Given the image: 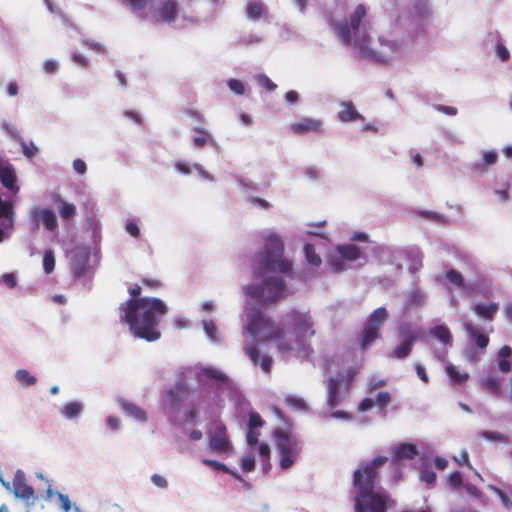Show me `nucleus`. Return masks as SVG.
<instances>
[{"label": "nucleus", "mask_w": 512, "mask_h": 512, "mask_svg": "<svg viewBox=\"0 0 512 512\" xmlns=\"http://www.w3.org/2000/svg\"><path fill=\"white\" fill-rule=\"evenodd\" d=\"M337 251L342 258L348 261H355L361 255L360 248L354 244L339 245Z\"/></svg>", "instance_id": "25"}, {"label": "nucleus", "mask_w": 512, "mask_h": 512, "mask_svg": "<svg viewBox=\"0 0 512 512\" xmlns=\"http://www.w3.org/2000/svg\"><path fill=\"white\" fill-rule=\"evenodd\" d=\"M482 388L487 392L500 396L502 393V380L496 376H488L481 382Z\"/></svg>", "instance_id": "24"}, {"label": "nucleus", "mask_w": 512, "mask_h": 512, "mask_svg": "<svg viewBox=\"0 0 512 512\" xmlns=\"http://www.w3.org/2000/svg\"><path fill=\"white\" fill-rule=\"evenodd\" d=\"M408 257L411 261L409 265V270L412 273L418 272L422 267V259L423 255L419 250H411L408 252Z\"/></svg>", "instance_id": "32"}, {"label": "nucleus", "mask_w": 512, "mask_h": 512, "mask_svg": "<svg viewBox=\"0 0 512 512\" xmlns=\"http://www.w3.org/2000/svg\"><path fill=\"white\" fill-rule=\"evenodd\" d=\"M16 379L26 386H32L36 383V378L31 376L27 370L19 369L16 371Z\"/></svg>", "instance_id": "37"}, {"label": "nucleus", "mask_w": 512, "mask_h": 512, "mask_svg": "<svg viewBox=\"0 0 512 512\" xmlns=\"http://www.w3.org/2000/svg\"><path fill=\"white\" fill-rule=\"evenodd\" d=\"M464 330L469 339L479 348L485 349L489 344V337L471 322L464 324Z\"/></svg>", "instance_id": "16"}, {"label": "nucleus", "mask_w": 512, "mask_h": 512, "mask_svg": "<svg viewBox=\"0 0 512 512\" xmlns=\"http://www.w3.org/2000/svg\"><path fill=\"white\" fill-rule=\"evenodd\" d=\"M123 4L134 10H143L147 6V0H120Z\"/></svg>", "instance_id": "49"}, {"label": "nucleus", "mask_w": 512, "mask_h": 512, "mask_svg": "<svg viewBox=\"0 0 512 512\" xmlns=\"http://www.w3.org/2000/svg\"><path fill=\"white\" fill-rule=\"evenodd\" d=\"M228 86L229 89L237 95H242L245 92L244 85L240 80L230 79L228 81Z\"/></svg>", "instance_id": "46"}, {"label": "nucleus", "mask_w": 512, "mask_h": 512, "mask_svg": "<svg viewBox=\"0 0 512 512\" xmlns=\"http://www.w3.org/2000/svg\"><path fill=\"white\" fill-rule=\"evenodd\" d=\"M284 243L281 237L271 233L265 239L264 251L257 253L252 260V269L255 277L260 278L267 272L289 274L292 263L283 258Z\"/></svg>", "instance_id": "3"}, {"label": "nucleus", "mask_w": 512, "mask_h": 512, "mask_svg": "<svg viewBox=\"0 0 512 512\" xmlns=\"http://www.w3.org/2000/svg\"><path fill=\"white\" fill-rule=\"evenodd\" d=\"M374 405H375V401L373 399H371V398H364L359 403L358 409L361 412H366V411L372 409Z\"/></svg>", "instance_id": "61"}, {"label": "nucleus", "mask_w": 512, "mask_h": 512, "mask_svg": "<svg viewBox=\"0 0 512 512\" xmlns=\"http://www.w3.org/2000/svg\"><path fill=\"white\" fill-rule=\"evenodd\" d=\"M200 376H205L208 379L213 380L218 389L230 387L231 384L229 377L225 373L212 367L203 368Z\"/></svg>", "instance_id": "17"}, {"label": "nucleus", "mask_w": 512, "mask_h": 512, "mask_svg": "<svg viewBox=\"0 0 512 512\" xmlns=\"http://www.w3.org/2000/svg\"><path fill=\"white\" fill-rule=\"evenodd\" d=\"M0 181L7 189H14L16 184V175L11 167H2L0 169Z\"/></svg>", "instance_id": "29"}, {"label": "nucleus", "mask_w": 512, "mask_h": 512, "mask_svg": "<svg viewBox=\"0 0 512 512\" xmlns=\"http://www.w3.org/2000/svg\"><path fill=\"white\" fill-rule=\"evenodd\" d=\"M151 480L156 486L160 488H166L168 486L167 480L159 474L152 475Z\"/></svg>", "instance_id": "64"}, {"label": "nucleus", "mask_w": 512, "mask_h": 512, "mask_svg": "<svg viewBox=\"0 0 512 512\" xmlns=\"http://www.w3.org/2000/svg\"><path fill=\"white\" fill-rule=\"evenodd\" d=\"M13 494L26 502L35 499L34 488L27 484L25 473L18 469L13 478Z\"/></svg>", "instance_id": "11"}, {"label": "nucleus", "mask_w": 512, "mask_h": 512, "mask_svg": "<svg viewBox=\"0 0 512 512\" xmlns=\"http://www.w3.org/2000/svg\"><path fill=\"white\" fill-rule=\"evenodd\" d=\"M285 402L295 409L304 410L306 408L305 401L302 398L289 396Z\"/></svg>", "instance_id": "48"}, {"label": "nucleus", "mask_w": 512, "mask_h": 512, "mask_svg": "<svg viewBox=\"0 0 512 512\" xmlns=\"http://www.w3.org/2000/svg\"><path fill=\"white\" fill-rule=\"evenodd\" d=\"M13 205L9 201H5L1 203L0 206V217H5L10 220V222H13Z\"/></svg>", "instance_id": "42"}, {"label": "nucleus", "mask_w": 512, "mask_h": 512, "mask_svg": "<svg viewBox=\"0 0 512 512\" xmlns=\"http://www.w3.org/2000/svg\"><path fill=\"white\" fill-rule=\"evenodd\" d=\"M264 425V420L261 418V416L256 412H250L249 413V422L248 427L250 429H256L259 427H262Z\"/></svg>", "instance_id": "43"}, {"label": "nucleus", "mask_w": 512, "mask_h": 512, "mask_svg": "<svg viewBox=\"0 0 512 512\" xmlns=\"http://www.w3.org/2000/svg\"><path fill=\"white\" fill-rule=\"evenodd\" d=\"M273 436L276 440V447L280 457V467L284 470L291 468L301 450L299 441L282 429H275Z\"/></svg>", "instance_id": "8"}, {"label": "nucleus", "mask_w": 512, "mask_h": 512, "mask_svg": "<svg viewBox=\"0 0 512 512\" xmlns=\"http://www.w3.org/2000/svg\"><path fill=\"white\" fill-rule=\"evenodd\" d=\"M21 146H22L23 154L27 158L34 157L38 151L37 147L34 145L33 142H30V143L22 142Z\"/></svg>", "instance_id": "50"}, {"label": "nucleus", "mask_w": 512, "mask_h": 512, "mask_svg": "<svg viewBox=\"0 0 512 512\" xmlns=\"http://www.w3.org/2000/svg\"><path fill=\"white\" fill-rule=\"evenodd\" d=\"M272 362H273L272 358L270 356L266 355L259 359L258 364L260 365V367L262 368V370L264 372H270L271 367H272Z\"/></svg>", "instance_id": "60"}, {"label": "nucleus", "mask_w": 512, "mask_h": 512, "mask_svg": "<svg viewBox=\"0 0 512 512\" xmlns=\"http://www.w3.org/2000/svg\"><path fill=\"white\" fill-rule=\"evenodd\" d=\"M245 329L253 336L263 333V340L266 342H276L277 348L282 354L293 350L292 343L285 340V329L274 323L270 318L264 317L260 311H255L248 315Z\"/></svg>", "instance_id": "5"}, {"label": "nucleus", "mask_w": 512, "mask_h": 512, "mask_svg": "<svg viewBox=\"0 0 512 512\" xmlns=\"http://www.w3.org/2000/svg\"><path fill=\"white\" fill-rule=\"evenodd\" d=\"M399 338L401 339L400 344H398L390 354L391 358L397 359H405L408 357L412 351V348L418 339V332L412 330L408 325H402L399 327L398 331Z\"/></svg>", "instance_id": "10"}, {"label": "nucleus", "mask_w": 512, "mask_h": 512, "mask_svg": "<svg viewBox=\"0 0 512 512\" xmlns=\"http://www.w3.org/2000/svg\"><path fill=\"white\" fill-rule=\"evenodd\" d=\"M35 217L42 221L47 230L54 231L57 228V219L51 210L39 209L35 211Z\"/></svg>", "instance_id": "21"}, {"label": "nucleus", "mask_w": 512, "mask_h": 512, "mask_svg": "<svg viewBox=\"0 0 512 512\" xmlns=\"http://www.w3.org/2000/svg\"><path fill=\"white\" fill-rule=\"evenodd\" d=\"M257 82L268 91H274L277 88V85L265 74H259L257 76Z\"/></svg>", "instance_id": "41"}, {"label": "nucleus", "mask_w": 512, "mask_h": 512, "mask_svg": "<svg viewBox=\"0 0 512 512\" xmlns=\"http://www.w3.org/2000/svg\"><path fill=\"white\" fill-rule=\"evenodd\" d=\"M55 266V257L52 250H46L43 255V269L47 274L52 273Z\"/></svg>", "instance_id": "36"}, {"label": "nucleus", "mask_w": 512, "mask_h": 512, "mask_svg": "<svg viewBox=\"0 0 512 512\" xmlns=\"http://www.w3.org/2000/svg\"><path fill=\"white\" fill-rule=\"evenodd\" d=\"M82 412V405L78 402H69L63 408V415L66 418L77 417Z\"/></svg>", "instance_id": "34"}, {"label": "nucleus", "mask_w": 512, "mask_h": 512, "mask_svg": "<svg viewBox=\"0 0 512 512\" xmlns=\"http://www.w3.org/2000/svg\"><path fill=\"white\" fill-rule=\"evenodd\" d=\"M499 310V305L497 303L490 304H476L473 307V311L481 318L492 321Z\"/></svg>", "instance_id": "20"}, {"label": "nucleus", "mask_w": 512, "mask_h": 512, "mask_svg": "<svg viewBox=\"0 0 512 512\" xmlns=\"http://www.w3.org/2000/svg\"><path fill=\"white\" fill-rule=\"evenodd\" d=\"M169 398V406L176 410L181 401L188 397L189 394V386L184 381L177 382L173 388L169 389L166 392Z\"/></svg>", "instance_id": "13"}, {"label": "nucleus", "mask_w": 512, "mask_h": 512, "mask_svg": "<svg viewBox=\"0 0 512 512\" xmlns=\"http://www.w3.org/2000/svg\"><path fill=\"white\" fill-rule=\"evenodd\" d=\"M194 131L198 133V136L193 138V144L197 148H202L205 144L214 142L212 136L203 128L196 127Z\"/></svg>", "instance_id": "31"}, {"label": "nucleus", "mask_w": 512, "mask_h": 512, "mask_svg": "<svg viewBox=\"0 0 512 512\" xmlns=\"http://www.w3.org/2000/svg\"><path fill=\"white\" fill-rule=\"evenodd\" d=\"M291 131L297 135H304L310 132L320 133L322 122L319 119L305 118L290 126Z\"/></svg>", "instance_id": "14"}, {"label": "nucleus", "mask_w": 512, "mask_h": 512, "mask_svg": "<svg viewBox=\"0 0 512 512\" xmlns=\"http://www.w3.org/2000/svg\"><path fill=\"white\" fill-rule=\"evenodd\" d=\"M87 261L84 259H74L72 262V271L75 277L79 278L85 275Z\"/></svg>", "instance_id": "39"}, {"label": "nucleus", "mask_w": 512, "mask_h": 512, "mask_svg": "<svg viewBox=\"0 0 512 512\" xmlns=\"http://www.w3.org/2000/svg\"><path fill=\"white\" fill-rule=\"evenodd\" d=\"M391 400V397H390V394L388 392H380L377 397H376V401L375 403L383 408L385 406L388 405V403L390 402Z\"/></svg>", "instance_id": "57"}, {"label": "nucleus", "mask_w": 512, "mask_h": 512, "mask_svg": "<svg viewBox=\"0 0 512 512\" xmlns=\"http://www.w3.org/2000/svg\"><path fill=\"white\" fill-rule=\"evenodd\" d=\"M421 480L428 485H433L436 480V474L431 470H424L421 472Z\"/></svg>", "instance_id": "58"}, {"label": "nucleus", "mask_w": 512, "mask_h": 512, "mask_svg": "<svg viewBox=\"0 0 512 512\" xmlns=\"http://www.w3.org/2000/svg\"><path fill=\"white\" fill-rule=\"evenodd\" d=\"M388 319V312L385 308L380 307L375 309L369 316L368 322L366 325L377 328L378 330L381 329V326L385 323V321Z\"/></svg>", "instance_id": "23"}, {"label": "nucleus", "mask_w": 512, "mask_h": 512, "mask_svg": "<svg viewBox=\"0 0 512 512\" xmlns=\"http://www.w3.org/2000/svg\"><path fill=\"white\" fill-rule=\"evenodd\" d=\"M259 436L260 432L256 431L255 429H250L247 432V444L250 447H255L259 442Z\"/></svg>", "instance_id": "53"}, {"label": "nucleus", "mask_w": 512, "mask_h": 512, "mask_svg": "<svg viewBox=\"0 0 512 512\" xmlns=\"http://www.w3.org/2000/svg\"><path fill=\"white\" fill-rule=\"evenodd\" d=\"M496 54L503 62L507 61L510 57V53H509L508 49L501 41H499L497 43Z\"/></svg>", "instance_id": "52"}, {"label": "nucleus", "mask_w": 512, "mask_h": 512, "mask_svg": "<svg viewBox=\"0 0 512 512\" xmlns=\"http://www.w3.org/2000/svg\"><path fill=\"white\" fill-rule=\"evenodd\" d=\"M286 286L280 277H268L261 285L251 284L244 287V291L260 304H268L285 296Z\"/></svg>", "instance_id": "6"}, {"label": "nucleus", "mask_w": 512, "mask_h": 512, "mask_svg": "<svg viewBox=\"0 0 512 512\" xmlns=\"http://www.w3.org/2000/svg\"><path fill=\"white\" fill-rule=\"evenodd\" d=\"M246 354L254 364H258L260 353L256 344H251L245 348Z\"/></svg>", "instance_id": "45"}, {"label": "nucleus", "mask_w": 512, "mask_h": 512, "mask_svg": "<svg viewBox=\"0 0 512 512\" xmlns=\"http://www.w3.org/2000/svg\"><path fill=\"white\" fill-rule=\"evenodd\" d=\"M387 461L386 456H376L370 461L360 462L354 471L352 484L355 489V512H388L392 508L394 501L389 492L383 488L375 490L380 477L379 469Z\"/></svg>", "instance_id": "2"}, {"label": "nucleus", "mask_w": 512, "mask_h": 512, "mask_svg": "<svg viewBox=\"0 0 512 512\" xmlns=\"http://www.w3.org/2000/svg\"><path fill=\"white\" fill-rule=\"evenodd\" d=\"M258 453L267 465H270V447L266 443H262L258 446Z\"/></svg>", "instance_id": "54"}, {"label": "nucleus", "mask_w": 512, "mask_h": 512, "mask_svg": "<svg viewBox=\"0 0 512 512\" xmlns=\"http://www.w3.org/2000/svg\"><path fill=\"white\" fill-rule=\"evenodd\" d=\"M126 231L133 237H138L140 234V229L138 227V224L136 222H128L126 224Z\"/></svg>", "instance_id": "63"}, {"label": "nucleus", "mask_w": 512, "mask_h": 512, "mask_svg": "<svg viewBox=\"0 0 512 512\" xmlns=\"http://www.w3.org/2000/svg\"><path fill=\"white\" fill-rule=\"evenodd\" d=\"M430 334L437 338L440 342L443 344H451L452 342V335L450 330L443 325H437L431 328Z\"/></svg>", "instance_id": "28"}, {"label": "nucleus", "mask_w": 512, "mask_h": 512, "mask_svg": "<svg viewBox=\"0 0 512 512\" xmlns=\"http://www.w3.org/2000/svg\"><path fill=\"white\" fill-rule=\"evenodd\" d=\"M59 214L62 219H69L76 214V207L72 203L63 202L59 208Z\"/></svg>", "instance_id": "38"}, {"label": "nucleus", "mask_w": 512, "mask_h": 512, "mask_svg": "<svg viewBox=\"0 0 512 512\" xmlns=\"http://www.w3.org/2000/svg\"><path fill=\"white\" fill-rule=\"evenodd\" d=\"M288 324L293 328L289 338L285 340L292 343L293 348L295 345H302L306 337H312L315 334L313 329V320L309 313L292 310L286 315Z\"/></svg>", "instance_id": "7"}, {"label": "nucleus", "mask_w": 512, "mask_h": 512, "mask_svg": "<svg viewBox=\"0 0 512 512\" xmlns=\"http://www.w3.org/2000/svg\"><path fill=\"white\" fill-rule=\"evenodd\" d=\"M121 407L128 416L133 417L140 422H145L147 420L146 412L132 402L123 401L121 403Z\"/></svg>", "instance_id": "22"}, {"label": "nucleus", "mask_w": 512, "mask_h": 512, "mask_svg": "<svg viewBox=\"0 0 512 512\" xmlns=\"http://www.w3.org/2000/svg\"><path fill=\"white\" fill-rule=\"evenodd\" d=\"M141 290L140 285L128 290L132 298L120 304V319L129 326L134 337L148 342L156 341L161 337L158 329L160 320L168 308L161 299L141 298Z\"/></svg>", "instance_id": "1"}, {"label": "nucleus", "mask_w": 512, "mask_h": 512, "mask_svg": "<svg viewBox=\"0 0 512 512\" xmlns=\"http://www.w3.org/2000/svg\"><path fill=\"white\" fill-rule=\"evenodd\" d=\"M446 278L449 280L452 284L462 287L464 286V278L460 272L454 269H450L446 272Z\"/></svg>", "instance_id": "40"}, {"label": "nucleus", "mask_w": 512, "mask_h": 512, "mask_svg": "<svg viewBox=\"0 0 512 512\" xmlns=\"http://www.w3.org/2000/svg\"><path fill=\"white\" fill-rule=\"evenodd\" d=\"M380 337V330L366 325L359 336L360 348L366 350Z\"/></svg>", "instance_id": "19"}, {"label": "nucleus", "mask_w": 512, "mask_h": 512, "mask_svg": "<svg viewBox=\"0 0 512 512\" xmlns=\"http://www.w3.org/2000/svg\"><path fill=\"white\" fill-rule=\"evenodd\" d=\"M304 252L306 260L313 266H319L322 262L320 256L315 252V247L312 244H305Z\"/></svg>", "instance_id": "33"}, {"label": "nucleus", "mask_w": 512, "mask_h": 512, "mask_svg": "<svg viewBox=\"0 0 512 512\" xmlns=\"http://www.w3.org/2000/svg\"><path fill=\"white\" fill-rule=\"evenodd\" d=\"M207 434L209 448L212 452L218 455L231 454L233 452V445L227 435V427L221 420L214 421Z\"/></svg>", "instance_id": "9"}, {"label": "nucleus", "mask_w": 512, "mask_h": 512, "mask_svg": "<svg viewBox=\"0 0 512 512\" xmlns=\"http://www.w3.org/2000/svg\"><path fill=\"white\" fill-rule=\"evenodd\" d=\"M339 40L361 57L379 63L386 62L398 47L395 41L385 35H379L376 42L371 39L370 34H339Z\"/></svg>", "instance_id": "4"}, {"label": "nucleus", "mask_w": 512, "mask_h": 512, "mask_svg": "<svg viewBox=\"0 0 512 512\" xmlns=\"http://www.w3.org/2000/svg\"><path fill=\"white\" fill-rule=\"evenodd\" d=\"M179 11V3L176 0H164L160 6L154 9L153 19L156 22H173Z\"/></svg>", "instance_id": "12"}, {"label": "nucleus", "mask_w": 512, "mask_h": 512, "mask_svg": "<svg viewBox=\"0 0 512 512\" xmlns=\"http://www.w3.org/2000/svg\"><path fill=\"white\" fill-rule=\"evenodd\" d=\"M202 463L208 467L214 468V469L222 471L224 473H230V469L225 464L218 462L216 460L203 459Z\"/></svg>", "instance_id": "44"}, {"label": "nucleus", "mask_w": 512, "mask_h": 512, "mask_svg": "<svg viewBox=\"0 0 512 512\" xmlns=\"http://www.w3.org/2000/svg\"><path fill=\"white\" fill-rule=\"evenodd\" d=\"M342 109L338 112L337 118L341 122H355L362 119V115L356 110L351 101L343 102Z\"/></svg>", "instance_id": "18"}, {"label": "nucleus", "mask_w": 512, "mask_h": 512, "mask_svg": "<svg viewBox=\"0 0 512 512\" xmlns=\"http://www.w3.org/2000/svg\"><path fill=\"white\" fill-rule=\"evenodd\" d=\"M255 467V459L252 455H246L241 460V469L244 472H251Z\"/></svg>", "instance_id": "47"}, {"label": "nucleus", "mask_w": 512, "mask_h": 512, "mask_svg": "<svg viewBox=\"0 0 512 512\" xmlns=\"http://www.w3.org/2000/svg\"><path fill=\"white\" fill-rule=\"evenodd\" d=\"M392 464L396 465L400 460H411L414 459L418 450L417 447L413 444L403 443L396 445L392 448Z\"/></svg>", "instance_id": "15"}, {"label": "nucleus", "mask_w": 512, "mask_h": 512, "mask_svg": "<svg viewBox=\"0 0 512 512\" xmlns=\"http://www.w3.org/2000/svg\"><path fill=\"white\" fill-rule=\"evenodd\" d=\"M203 326H204V330L205 332L207 333V335L214 339L215 338V333H216V325L212 322V321H204L203 322Z\"/></svg>", "instance_id": "62"}, {"label": "nucleus", "mask_w": 512, "mask_h": 512, "mask_svg": "<svg viewBox=\"0 0 512 512\" xmlns=\"http://www.w3.org/2000/svg\"><path fill=\"white\" fill-rule=\"evenodd\" d=\"M498 155L494 151H486L483 153V162L485 165H493L496 163Z\"/></svg>", "instance_id": "59"}, {"label": "nucleus", "mask_w": 512, "mask_h": 512, "mask_svg": "<svg viewBox=\"0 0 512 512\" xmlns=\"http://www.w3.org/2000/svg\"><path fill=\"white\" fill-rule=\"evenodd\" d=\"M488 489L500 499L501 503L505 508L509 509L511 507L512 501L510 497L502 489L494 485H490Z\"/></svg>", "instance_id": "35"}, {"label": "nucleus", "mask_w": 512, "mask_h": 512, "mask_svg": "<svg viewBox=\"0 0 512 512\" xmlns=\"http://www.w3.org/2000/svg\"><path fill=\"white\" fill-rule=\"evenodd\" d=\"M366 8L364 5L359 4L354 9L353 13L349 16V26L352 30L356 31L359 29L362 20L366 16Z\"/></svg>", "instance_id": "26"}, {"label": "nucleus", "mask_w": 512, "mask_h": 512, "mask_svg": "<svg viewBox=\"0 0 512 512\" xmlns=\"http://www.w3.org/2000/svg\"><path fill=\"white\" fill-rule=\"evenodd\" d=\"M462 474L458 471L452 472L448 477V482L452 487H459L462 484Z\"/></svg>", "instance_id": "55"}, {"label": "nucleus", "mask_w": 512, "mask_h": 512, "mask_svg": "<svg viewBox=\"0 0 512 512\" xmlns=\"http://www.w3.org/2000/svg\"><path fill=\"white\" fill-rule=\"evenodd\" d=\"M1 280L3 283L10 289H13L16 287L17 280L14 274L12 273H5L1 276Z\"/></svg>", "instance_id": "56"}, {"label": "nucleus", "mask_w": 512, "mask_h": 512, "mask_svg": "<svg viewBox=\"0 0 512 512\" xmlns=\"http://www.w3.org/2000/svg\"><path fill=\"white\" fill-rule=\"evenodd\" d=\"M446 372L453 383H465L469 379L467 372H460L453 364L446 366Z\"/></svg>", "instance_id": "30"}, {"label": "nucleus", "mask_w": 512, "mask_h": 512, "mask_svg": "<svg viewBox=\"0 0 512 512\" xmlns=\"http://www.w3.org/2000/svg\"><path fill=\"white\" fill-rule=\"evenodd\" d=\"M198 415L199 411L193 403L190 406H188L184 412V418L186 422L194 421L198 417Z\"/></svg>", "instance_id": "51"}, {"label": "nucleus", "mask_w": 512, "mask_h": 512, "mask_svg": "<svg viewBox=\"0 0 512 512\" xmlns=\"http://www.w3.org/2000/svg\"><path fill=\"white\" fill-rule=\"evenodd\" d=\"M264 13V7L261 0H251L247 4L246 14L249 19L259 20Z\"/></svg>", "instance_id": "27"}]
</instances>
